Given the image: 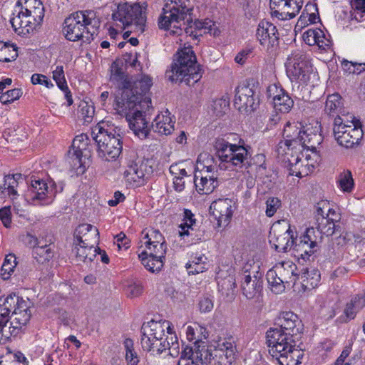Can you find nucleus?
<instances>
[{"instance_id":"nucleus-20","label":"nucleus","mask_w":365,"mask_h":365,"mask_svg":"<svg viewBox=\"0 0 365 365\" xmlns=\"http://www.w3.org/2000/svg\"><path fill=\"white\" fill-rule=\"evenodd\" d=\"M256 36L260 44L267 46V49H276L279 44V33L277 27L272 23L261 21L258 24Z\"/></svg>"},{"instance_id":"nucleus-42","label":"nucleus","mask_w":365,"mask_h":365,"mask_svg":"<svg viewBox=\"0 0 365 365\" xmlns=\"http://www.w3.org/2000/svg\"><path fill=\"white\" fill-rule=\"evenodd\" d=\"M18 56L17 47L8 43L0 42V61L10 62Z\"/></svg>"},{"instance_id":"nucleus-36","label":"nucleus","mask_w":365,"mask_h":365,"mask_svg":"<svg viewBox=\"0 0 365 365\" xmlns=\"http://www.w3.org/2000/svg\"><path fill=\"white\" fill-rule=\"evenodd\" d=\"M134 170L136 171L137 177L135 178L138 183L144 184L146 179L153 173L152 166L149 165V160H139L132 163Z\"/></svg>"},{"instance_id":"nucleus-6","label":"nucleus","mask_w":365,"mask_h":365,"mask_svg":"<svg viewBox=\"0 0 365 365\" xmlns=\"http://www.w3.org/2000/svg\"><path fill=\"white\" fill-rule=\"evenodd\" d=\"M187 3H190L189 0L175 1V4L172 7H169L168 4H165L163 9V14L158 20L159 28L167 30L173 23L180 24V26L174 25V27L180 28L182 26L180 21H183L182 25L185 26L184 30L186 34L192 33L190 30L193 26L197 29L208 28V26H203L202 21H192L191 17L192 8L190 7Z\"/></svg>"},{"instance_id":"nucleus-24","label":"nucleus","mask_w":365,"mask_h":365,"mask_svg":"<svg viewBox=\"0 0 365 365\" xmlns=\"http://www.w3.org/2000/svg\"><path fill=\"white\" fill-rule=\"evenodd\" d=\"M168 323L166 320L158 322L153 319L143 324L140 329L141 338L149 339H161L165 335V329Z\"/></svg>"},{"instance_id":"nucleus-44","label":"nucleus","mask_w":365,"mask_h":365,"mask_svg":"<svg viewBox=\"0 0 365 365\" xmlns=\"http://www.w3.org/2000/svg\"><path fill=\"white\" fill-rule=\"evenodd\" d=\"M14 255L9 254L4 259L1 268L0 275L4 280L9 279L14 272L17 263Z\"/></svg>"},{"instance_id":"nucleus-28","label":"nucleus","mask_w":365,"mask_h":365,"mask_svg":"<svg viewBox=\"0 0 365 365\" xmlns=\"http://www.w3.org/2000/svg\"><path fill=\"white\" fill-rule=\"evenodd\" d=\"M90 139L87 134L82 133L77 135L73 140L72 147L73 148V160H77L80 164H82L81 158L83 156L85 158L90 157V151L88 153L86 152L88 148Z\"/></svg>"},{"instance_id":"nucleus-18","label":"nucleus","mask_w":365,"mask_h":365,"mask_svg":"<svg viewBox=\"0 0 365 365\" xmlns=\"http://www.w3.org/2000/svg\"><path fill=\"white\" fill-rule=\"evenodd\" d=\"M274 326L283 332L298 340V334L302 332L304 325L298 316L292 312H282L275 319Z\"/></svg>"},{"instance_id":"nucleus-17","label":"nucleus","mask_w":365,"mask_h":365,"mask_svg":"<svg viewBox=\"0 0 365 365\" xmlns=\"http://www.w3.org/2000/svg\"><path fill=\"white\" fill-rule=\"evenodd\" d=\"M241 289L243 295L249 300L260 302L262 297L263 275L257 272L252 276L245 274L242 278Z\"/></svg>"},{"instance_id":"nucleus-19","label":"nucleus","mask_w":365,"mask_h":365,"mask_svg":"<svg viewBox=\"0 0 365 365\" xmlns=\"http://www.w3.org/2000/svg\"><path fill=\"white\" fill-rule=\"evenodd\" d=\"M235 202L229 198L218 199L212 202L210 210L217 221L218 227H226L230 222L234 212Z\"/></svg>"},{"instance_id":"nucleus-60","label":"nucleus","mask_w":365,"mask_h":365,"mask_svg":"<svg viewBox=\"0 0 365 365\" xmlns=\"http://www.w3.org/2000/svg\"><path fill=\"white\" fill-rule=\"evenodd\" d=\"M91 247H86L85 245L76 242L73 251L76 252V256L78 261H82L86 262L87 254L89 250H91Z\"/></svg>"},{"instance_id":"nucleus-1","label":"nucleus","mask_w":365,"mask_h":365,"mask_svg":"<svg viewBox=\"0 0 365 365\" xmlns=\"http://www.w3.org/2000/svg\"><path fill=\"white\" fill-rule=\"evenodd\" d=\"M100 24L93 10L77 11L64 19L62 33L68 41L90 43L98 35Z\"/></svg>"},{"instance_id":"nucleus-37","label":"nucleus","mask_w":365,"mask_h":365,"mask_svg":"<svg viewBox=\"0 0 365 365\" xmlns=\"http://www.w3.org/2000/svg\"><path fill=\"white\" fill-rule=\"evenodd\" d=\"M341 96L338 93H334L328 96L325 106L324 112L329 116H334L337 115L336 117L339 116V113L341 108Z\"/></svg>"},{"instance_id":"nucleus-4","label":"nucleus","mask_w":365,"mask_h":365,"mask_svg":"<svg viewBox=\"0 0 365 365\" xmlns=\"http://www.w3.org/2000/svg\"><path fill=\"white\" fill-rule=\"evenodd\" d=\"M237 138V141L234 143L224 138H217L214 144L216 155L222 162L228 164L227 168H249L252 165V148L245 144L243 139Z\"/></svg>"},{"instance_id":"nucleus-22","label":"nucleus","mask_w":365,"mask_h":365,"mask_svg":"<svg viewBox=\"0 0 365 365\" xmlns=\"http://www.w3.org/2000/svg\"><path fill=\"white\" fill-rule=\"evenodd\" d=\"M74 238L78 243L88 247H94L98 243V230L89 224L80 225L75 230Z\"/></svg>"},{"instance_id":"nucleus-3","label":"nucleus","mask_w":365,"mask_h":365,"mask_svg":"<svg viewBox=\"0 0 365 365\" xmlns=\"http://www.w3.org/2000/svg\"><path fill=\"white\" fill-rule=\"evenodd\" d=\"M110 79L113 83L116 82L122 91L121 97L116 98L115 105H127L128 107L135 106L136 101L142 98V95L148 93L152 86V79L148 76L131 83L126 78L117 61L111 64Z\"/></svg>"},{"instance_id":"nucleus-7","label":"nucleus","mask_w":365,"mask_h":365,"mask_svg":"<svg viewBox=\"0 0 365 365\" xmlns=\"http://www.w3.org/2000/svg\"><path fill=\"white\" fill-rule=\"evenodd\" d=\"M333 135L337 143L346 148H353L360 144L364 131L361 121L354 118L351 124H346L340 117H336L333 123Z\"/></svg>"},{"instance_id":"nucleus-56","label":"nucleus","mask_w":365,"mask_h":365,"mask_svg":"<svg viewBox=\"0 0 365 365\" xmlns=\"http://www.w3.org/2000/svg\"><path fill=\"white\" fill-rule=\"evenodd\" d=\"M281 205V200L278 197H269L266 201V215L267 217H272Z\"/></svg>"},{"instance_id":"nucleus-61","label":"nucleus","mask_w":365,"mask_h":365,"mask_svg":"<svg viewBox=\"0 0 365 365\" xmlns=\"http://www.w3.org/2000/svg\"><path fill=\"white\" fill-rule=\"evenodd\" d=\"M207 266L208 264H203L202 262L200 264H197V262H187L185 267L189 274H196L207 269Z\"/></svg>"},{"instance_id":"nucleus-38","label":"nucleus","mask_w":365,"mask_h":365,"mask_svg":"<svg viewBox=\"0 0 365 365\" xmlns=\"http://www.w3.org/2000/svg\"><path fill=\"white\" fill-rule=\"evenodd\" d=\"M34 258L39 264L48 262L53 257V252L48 245H39L32 251Z\"/></svg>"},{"instance_id":"nucleus-50","label":"nucleus","mask_w":365,"mask_h":365,"mask_svg":"<svg viewBox=\"0 0 365 365\" xmlns=\"http://www.w3.org/2000/svg\"><path fill=\"white\" fill-rule=\"evenodd\" d=\"M230 101L227 98H221L216 99L212 105L213 110L216 116H222L228 110Z\"/></svg>"},{"instance_id":"nucleus-49","label":"nucleus","mask_w":365,"mask_h":365,"mask_svg":"<svg viewBox=\"0 0 365 365\" xmlns=\"http://www.w3.org/2000/svg\"><path fill=\"white\" fill-rule=\"evenodd\" d=\"M123 344L126 352L125 360L127 363L130 364L134 361L135 364H138L139 363V359L137 353L134 351L133 341L130 338L125 339Z\"/></svg>"},{"instance_id":"nucleus-15","label":"nucleus","mask_w":365,"mask_h":365,"mask_svg":"<svg viewBox=\"0 0 365 365\" xmlns=\"http://www.w3.org/2000/svg\"><path fill=\"white\" fill-rule=\"evenodd\" d=\"M259 100L252 88L248 86H240L236 88L234 105L240 111L252 113L259 106Z\"/></svg>"},{"instance_id":"nucleus-26","label":"nucleus","mask_w":365,"mask_h":365,"mask_svg":"<svg viewBox=\"0 0 365 365\" xmlns=\"http://www.w3.org/2000/svg\"><path fill=\"white\" fill-rule=\"evenodd\" d=\"M29 304L30 302L19 297L15 293H12L5 299L4 303L5 307L2 309V311L8 310V317L11 309H14L13 312H31Z\"/></svg>"},{"instance_id":"nucleus-31","label":"nucleus","mask_w":365,"mask_h":365,"mask_svg":"<svg viewBox=\"0 0 365 365\" xmlns=\"http://www.w3.org/2000/svg\"><path fill=\"white\" fill-rule=\"evenodd\" d=\"M276 269L280 276L282 281H283V284H289L292 283L295 284L296 280L298 279L297 277L299 274H296L294 272L297 269V266L295 264L292 262H282L281 265L277 266Z\"/></svg>"},{"instance_id":"nucleus-64","label":"nucleus","mask_w":365,"mask_h":365,"mask_svg":"<svg viewBox=\"0 0 365 365\" xmlns=\"http://www.w3.org/2000/svg\"><path fill=\"white\" fill-rule=\"evenodd\" d=\"M22 18L27 19L23 10L20 11L16 16L11 19L10 23L15 32L19 33V31H22Z\"/></svg>"},{"instance_id":"nucleus-9","label":"nucleus","mask_w":365,"mask_h":365,"mask_svg":"<svg viewBox=\"0 0 365 365\" xmlns=\"http://www.w3.org/2000/svg\"><path fill=\"white\" fill-rule=\"evenodd\" d=\"M101 129L103 130L100 125H96L91 132V137L97 145L98 155L106 161L115 160L122 151V141L118 137L103 134Z\"/></svg>"},{"instance_id":"nucleus-33","label":"nucleus","mask_w":365,"mask_h":365,"mask_svg":"<svg viewBox=\"0 0 365 365\" xmlns=\"http://www.w3.org/2000/svg\"><path fill=\"white\" fill-rule=\"evenodd\" d=\"M303 39L304 42L310 46L317 45L320 48L325 49L329 46V43H326L324 32L318 29H309L303 34Z\"/></svg>"},{"instance_id":"nucleus-40","label":"nucleus","mask_w":365,"mask_h":365,"mask_svg":"<svg viewBox=\"0 0 365 365\" xmlns=\"http://www.w3.org/2000/svg\"><path fill=\"white\" fill-rule=\"evenodd\" d=\"M142 235H143V238L148 239V241L145 242V246L149 250H151L153 245L155 244L157 245H166L165 240L163 235L158 230H150L148 231L143 230L142 232Z\"/></svg>"},{"instance_id":"nucleus-21","label":"nucleus","mask_w":365,"mask_h":365,"mask_svg":"<svg viewBox=\"0 0 365 365\" xmlns=\"http://www.w3.org/2000/svg\"><path fill=\"white\" fill-rule=\"evenodd\" d=\"M267 96L272 98L275 110L281 113H289L294 106V101L288 93L276 84L270 85L267 88Z\"/></svg>"},{"instance_id":"nucleus-32","label":"nucleus","mask_w":365,"mask_h":365,"mask_svg":"<svg viewBox=\"0 0 365 365\" xmlns=\"http://www.w3.org/2000/svg\"><path fill=\"white\" fill-rule=\"evenodd\" d=\"M168 336L163 341V338L161 339H149V338H141L140 343L142 348L144 351H152L153 353H156L158 354H162L164 351H165L169 346V341Z\"/></svg>"},{"instance_id":"nucleus-25","label":"nucleus","mask_w":365,"mask_h":365,"mask_svg":"<svg viewBox=\"0 0 365 365\" xmlns=\"http://www.w3.org/2000/svg\"><path fill=\"white\" fill-rule=\"evenodd\" d=\"M340 217H322L319 218L318 217L317 220L318 222L317 232L320 236L318 237V240L321 242L322 235L329 237L333 235L334 233L339 231L340 226L339 224Z\"/></svg>"},{"instance_id":"nucleus-11","label":"nucleus","mask_w":365,"mask_h":365,"mask_svg":"<svg viewBox=\"0 0 365 365\" xmlns=\"http://www.w3.org/2000/svg\"><path fill=\"white\" fill-rule=\"evenodd\" d=\"M112 19L121 22L124 27L134 24L138 31L141 33L145 31V13L139 4H119L117 11L113 13Z\"/></svg>"},{"instance_id":"nucleus-62","label":"nucleus","mask_w":365,"mask_h":365,"mask_svg":"<svg viewBox=\"0 0 365 365\" xmlns=\"http://www.w3.org/2000/svg\"><path fill=\"white\" fill-rule=\"evenodd\" d=\"M218 347L224 351L225 356L227 358L228 364L230 365L235 359V347L230 343H223L222 345L219 344Z\"/></svg>"},{"instance_id":"nucleus-58","label":"nucleus","mask_w":365,"mask_h":365,"mask_svg":"<svg viewBox=\"0 0 365 365\" xmlns=\"http://www.w3.org/2000/svg\"><path fill=\"white\" fill-rule=\"evenodd\" d=\"M104 124L105 123H98L96 125H100L102 128H103V130L101 129V130L103 134H108L113 138L118 137L120 138V141H121V139L125 133L124 130L119 126H115V125L113 126H108V128H105Z\"/></svg>"},{"instance_id":"nucleus-46","label":"nucleus","mask_w":365,"mask_h":365,"mask_svg":"<svg viewBox=\"0 0 365 365\" xmlns=\"http://www.w3.org/2000/svg\"><path fill=\"white\" fill-rule=\"evenodd\" d=\"M179 235L180 237H190L192 243L205 241L207 239L205 230L197 228V227L185 230V231H179Z\"/></svg>"},{"instance_id":"nucleus-5","label":"nucleus","mask_w":365,"mask_h":365,"mask_svg":"<svg viewBox=\"0 0 365 365\" xmlns=\"http://www.w3.org/2000/svg\"><path fill=\"white\" fill-rule=\"evenodd\" d=\"M269 353L275 358L280 365H297L294 355L297 339L284 333L280 329L269 328L266 333Z\"/></svg>"},{"instance_id":"nucleus-39","label":"nucleus","mask_w":365,"mask_h":365,"mask_svg":"<svg viewBox=\"0 0 365 365\" xmlns=\"http://www.w3.org/2000/svg\"><path fill=\"white\" fill-rule=\"evenodd\" d=\"M266 276L272 292L279 294L284 291L285 285L283 284V281H282L276 268L275 269H269Z\"/></svg>"},{"instance_id":"nucleus-55","label":"nucleus","mask_w":365,"mask_h":365,"mask_svg":"<svg viewBox=\"0 0 365 365\" xmlns=\"http://www.w3.org/2000/svg\"><path fill=\"white\" fill-rule=\"evenodd\" d=\"M212 356L210 361L211 365H229L227 358L225 356L224 351L219 347H212Z\"/></svg>"},{"instance_id":"nucleus-2","label":"nucleus","mask_w":365,"mask_h":365,"mask_svg":"<svg viewBox=\"0 0 365 365\" xmlns=\"http://www.w3.org/2000/svg\"><path fill=\"white\" fill-rule=\"evenodd\" d=\"M171 69L166 71V77L173 83L190 86L198 82L202 76V66L197 61V57L191 46L178 50L175 55Z\"/></svg>"},{"instance_id":"nucleus-30","label":"nucleus","mask_w":365,"mask_h":365,"mask_svg":"<svg viewBox=\"0 0 365 365\" xmlns=\"http://www.w3.org/2000/svg\"><path fill=\"white\" fill-rule=\"evenodd\" d=\"M302 139L300 147L311 150L312 151H315L317 146L323 141V138L319 133L317 127H315L314 130L312 127L306 128L303 132V138Z\"/></svg>"},{"instance_id":"nucleus-23","label":"nucleus","mask_w":365,"mask_h":365,"mask_svg":"<svg viewBox=\"0 0 365 365\" xmlns=\"http://www.w3.org/2000/svg\"><path fill=\"white\" fill-rule=\"evenodd\" d=\"M304 130L298 127L297 124L287 123L283 130L284 141L279 142V148H282V144L288 148L290 147L297 148V145L300 147Z\"/></svg>"},{"instance_id":"nucleus-45","label":"nucleus","mask_w":365,"mask_h":365,"mask_svg":"<svg viewBox=\"0 0 365 365\" xmlns=\"http://www.w3.org/2000/svg\"><path fill=\"white\" fill-rule=\"evenodd\" d=\"M337 182L339 187L344 191L350 192L352 191L354 185L352 174L350 170H344L341 173L338 177Z\"/></svg>"},{"instance_id":"nucleus-53","label":"nucleus","mask_w":365,"mask_h":365,"mask_svg":"<svg viewBox=\"0 0 365 365\" xmlns=\"http://www.w3.org/2000/svg\"><path fill=\"white\" fill-rule=\"evenodd\" d=\"M289 175H295L299 178H302V175L300 171L299 163L301 162V158L299 155H292L291 158L287 159Z\"/></svg>"},{"instance_id":"nucleus-41","label":"nucleus","mask_w":365,"mask_h":365,"mask_svg":"<svg viewBox=\"0 0 365 365\" xmlns=\"http://www.w3.org/2000/svg\"><path fill=\"white\" fill-rule=\"evenodd\" d=\"M294 237H296V240L294 239V246L292 247L294 251H303L302 248L306 244L309 245V242H311L314 240L315 237H318L314 227L307 228L305 233L299 239H297L296 232Z\"/></svg>"},{"instance_id":"nucleus-8","label":"nucleus","mask_w":365,"mask_h":365,"mask_svg":"<svg viewBox=\"0 0 365 365\" xmlns=\"http://www.w3.org/2000/svg\"><path fill=\"white\" fill-rule=\"evenodd\" d=\"M118 107L123 108V110L126 108H134L139 106L140 110L138 108L130 115H126V120L128 122L130 128L133 131V133L140 139H145L148 138L150 128L148 126V123L145 120L143 113H145L151 106V98L146 95H142V98L136 101V104L133 106L128 107L127 105H117Z\"/></svg>"},{"instance_id":"nucleus-27","label":"nucleus","mask_w":365,"mask_h":365,"mask_svg":"<svg viewBox=\"0 0 365 365\" xmlns=\"http://www.w3.org/2000/svg\"><path fill=\"white\" fill-rule=\"evenodd\" d=\"M304 291L315 288L320 282V272L315 268H304L297 277Z\"/></svg>"},{"instance_id":"nucleus-13","label":"nucleus","mask_w":365,"mask_h":365,"mask_svg":"<svg viewBox=\"0 0 365 365\" xmlns=\"http://www.w3.org/2000/svg\"><path fill=\"white\" fill-rule=\"evenodd\" d=\"M295 232L291 229V225L286 220L275 222L270 230L272 240L274 241V248L278 252H286L294 246Z\"/></svg>"},{"instance_id":"nucleus-16","label":"nucleus","mask_w":365,"mask_h":365,"mask_svg":"<svg viewBox=\"0 0 365 365\" xmlns=\"http://www.w3.org/2000/svg\"><path fill=\"white\" fill-rule=\"evenodd\" d=\"M152 249L148 254L146 251L138 255L143 266L150 272H160L164 264L163 259L165 258L167 245H157L151 246Z\"/></svg>"},{"instance_id":"nucleus-34","label":"nucleus","mask_w":365,"mask_h":365,"mask_svg":"<svg viewBox=\"0 0 365 365\" xmlns=\"http://www.w3.org/2000/svg\"><path fill=\"white\" fill-rule=\"evenodd\" d=\"M174 123L170 117L158 115L152 123L151 128L155 133L169 135L174 130Z\"/></svg>"},{"instance_id":"nucleus-57","label":"nucleus","mask_w":365,"mask_h":365,"mask_svg":"<svg viewBox=\"0 0 365 365\" xmlns=\"http://www.w3.org/2000/svg\"><path fill=\"white\" fill-rule=\"evenodd\" d=\"M53 78L60 89L67 88V83L62 66H56V69L53 71Z\"/></svg>"},{"instance_id":"nucleus-47","label":"nucleus","mask_w":365,"mask_h":365,"mask_svg":"<svg viewBox=\"0 0 365 365\" xmlns=\"http://www.w3.org/2000/svg\"><path fill=\"white\" fill-rule=\"evenodd\" d=\"M201 177H206V178H218L217 170L213 165H203L202 169L197 166L195 170L194 180L201 179Z\"/></svg>"},{"instance_id":"nucleus-43","label":"nucleus","mask_w":365,"mask_h":365,"mask_svg":"<svg viewBox=\"0 0 365 365\" xmlns=\"http://www.w3.org/2000/svg\"><path fill=\"white\" fill-rule=\"evenodd\" d=\"M30 2H34L37 5V8L25 9V14L27 19H32L33 21L39 24L43 21L44 16V8L40 0H31Z\"/></svg>"},{"instance_id":"nucleus-29","label":"nucleus","mask_w":365,"mask_h":365,"mask_svg":"<svg viewBox=\"0 0 365 365\" xmlns=\"http://www.w3.org/2000/svg\"><path fill=\"white\" fill-rule=\"evenodd\" d=\"M214 346H207L204 341L195 342V354L192 363L196 365L210 364Z\"/></svg>"},{"instance_id":"nucleus-59","label":"nucleus","mask_w":365,"mask_h":365,"mask_svg":"<svg viewBox=\"0 0 365 365\" xmlns=\"http://www.w3.org/2000/svg\"><path fill=\"white\" fill-rule=\"evenodd\" d=\"M136 171L134 170L133 165H130L128 169L124 172V178L127 184L133 187L142 185V183H138Z\"/></svg>"},{"instance_id":"nucleus-48","label":"nucleus","mask_w":365,"mask_h":365,"mask_svg":"<svg viewBox=\"0 0 365 365\" xmlns=\"http://www.w3.org/2000/svg\"><path fill=\"white\" fill-rule=\"evenodd\" d=\"M319 242L318 237H315L314 241L309 242V245H305L302 250L303 251H295L298 256L301 257L303 259H309V257L316 252L319 248Z\"/></svg>"},{"instance_id":"nucleus-51","label":"nucleus","mask_w":365,"mask_h":365,"mask_svg":"<svg viewBox=\"0 0 365 365\" xmlns=\"http://www.w3.org/2000/svg\"><path fill=\"white\" fill-rule=\"evenodd\" d=\"M359 296H356L346 304L344 309V314L349 320L353 319L355 317L356 312L362 309L361 305L359 304Z\"/></svg>"},{"instance_id":"nucleus-63","label":"nucleus","mask_w":365,"mask_h":365,"mask_svg":"<svg viewBox=\"0 0 365 365\" xmlns=\"http://www.w3.org/2000/svg\"><path fill=\"white\" fill-rule=\"evenodd\" d=\"M31 81L33 84L44 85L46 88H50L53 86L52 82L43 74L34 73L31 76Z\"/></svg>"},{"instance_id":"nucleus-52","label":"nucleus","mask_w":365,"mask_h":365,"mask_svg":"<svg viewBox=\"0 0 365 365\" xmlns=\"http://www.w3.org/2000/svg\"><path fill=\"white\" fill-rule=\"evenodd\" d=\"M182 220L183 222L179 225V227L181 229L180 231H185V230L197 227L195 215L191 210L188 209H185Z\"/></svg>"},{"instance_id":"nucleus-54","label":"nucleus","mask_w":365,"mask_h":365,"mask_svg":"<svg viewBox=\"0 0 365 365\" xmlns=\"http://www.w3.org/2000/svg\"><path fill=\"white\" fill-rule=\"evenodd\" d=\"M0 96V101L2 104H8L19 98L22 92L19 88L9 90L5 93L2 92Z\"/></svg>"},{"instance_id":"nucleus-14","label":"nucleus","mask_w":365,"mask_h":365,"mask_svg":"<svg viewBox=\"0 0 365 365\" xmlns=\"http://www.w3.org/2000/svg\"><path fill=\"white\" fill-rule=\"evenodd\" d=\"M271 14L279 20L294 18L301 10L303 0H270Z\"/></svg>"},{"instance_id":"nucleus-10","label":"nucleus","mask_w":365,"mask_h":365,"mask_svg":"<svg viewBox=\"0 0 365 365\" xmlns=\"http://www.w3.org/2000/svg\"><path fill=\"white\" fill-rule=\"evenodd\" d=\"M286 71L291 81L299 80L306 83L312 72V66L304 51L296 50L287 58Z\"/></svg>"},{"instance_id":"nucleus-12","label":"nucleus","mask_w":365,"mask_h":365,"mask_svg":"<svg viewBox=\"0 0 365 365\" xmlns=\"http://www.w3.org/2000/svg\"><path fill=\"white\" fill-rule=\"evenodd\" d=\"M33 178V177H31ZM51 185L40 178H35L31 180V185L26 193L28 199L32 201H39L41 205H46L51 202L58 192L63 190V187L57 190V185L54 182H50Z\"/></svg>"},{"instance_id":"nucleus-35","label":"nucleus","mask_w":365,"mask_h":365,"mask_svg":"<svg viewBox=\"0 0 365 365\" xmlns=\"http://www.w3.org/2000/svg\"><path fill=\"white\" fill-rule=\"evenodd\" d=\"M194 182L198 192L202 195L212 193L219 185L218 178L210 179L206 178V177H201L199 182L197 180H194Z\"/></svg>"}]
</instances>
